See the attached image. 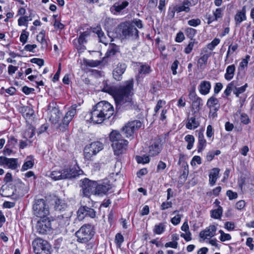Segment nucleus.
I'll return each mask as SVG.
<instances>
[{
    "instance_id": "1",
    "label": "nucleus",
    "mask_w": 254,
    "mask_h": 254,
    "mask_svg": "<svg viewBox=\"0 0 254 254\" xmlns=\"http://www.w3.org/2000/svg\"><path fill=\"white\" fill-rule=\"evenodd\" d=\"M133 79L125 81L119 87L108 84L106 81L103 82L102 91L112 95L118 108L122 110L135 109L136 103L132 98Z\"/></svg>"
},
{
    "instance_id": "2",
    "label": "nucleus",
    "mask_w": 254,
    "mask_h": 254,
    "mask_svg": "<svg viewBox=\"0 0 254 254\" xmlns=\"http://www.w3.org/2000/svg\"><path fill=\"white\" fill-rule=\"evenodd\" d=\"M117 32L122 39H136L138 37V31L130 21L120 23L117 28Z\"/></svg>"
},
{
    "instance_id": "3",
    "label": "nucleus",
    "mask_w": 254,
    "mask_h": 254,
    "mask_svg": "<svg viewBox=\"0 0 254 254\" xmlns=\"http://www.w3.org/2000/svg\"><path fill=\"white\" fill-rule=\"evenodd\" d=\"M95 231L93 226L90 224H84L76 232L75 236L77 241L80 243H86L90 241L94 235Z\"/></svg>"
},
{
    "instance_id": "4",
    "label": "nucleus",
    "mask_w": 254,
    "mask_h": 254,
    "mask_svg": "<svg viewBox=\"0 0 254 254\" xmlns=\"http://www.w3.org/2000/svg\"><path fill=\"white\" fill-rule=\"evenodd\" d=\"M197 2L198 0H185L182 4L172 5L169 8L168 15L173 18L175 12H189L190 10V7L195 5Z\"/></svg>"
},
{
    "instance_id": "5",
    "label": "nucleus",
    "mask_w": 254,
    "mask_h": 254,
    "mask_svg": "<svg viewBox=\"0 0 254 254\" xmlns=\"http://www.w3.org/2000/svg\"><path fill=\"white\" fill-rule=\"evenodd\" d=\"M33 214L41 218L47 217L50 214L49 208L43 199L35 200L33 205Z\"/></svg>"
},
{
    "instance_id": "6",
    "label": "nucleus",
    "mask_w": 254,
    "mask_h": 254,
    "mask_svg": "<svg viewBox=\"0 0 254 254\" xmlns=\"http://www.w3.org/2000/svg\"><path fill=\"white\" fill-rule=\"evenodd\" d=\"M32 246L36 254H51L48 242L40 238L35 239L32 242Z\"/></svg>"
},
{
    "instance_id": "7",
    "label": "nucleus",
    "mask_w": 254,
    "mask_h": 254,
    "mask_svg": "<svg viewBox=\"0 0 254 254\" xmlns=\"http://www.w3.org/2000/svg\"><path fill=\"white\" fill-rule=\"evenodd\" d=\"M95 107L107 119H109L114 114L113 106L107 101H101Z\"/></svg>"
},
{
    "instance_id": "8",
    "label": "nucleus",
    "mask_w": 254,
    "mask_h": 254,
    "mask_svg": "<svg viewBox=\"0 0 254 254\" xmlns=\"http://www.w3.org/2000/svg\"><path fill=\"white\" fill-rule=\"evenodd\" d=\"M76 105H72L66 113L62 123L59 126V128L60 130L64 131L67 129L69 122L72 120L76 113Z\"/></svg>"
},
{
    "instance_id": "9",
    "label": "nucleus",
    "mask_w": 254,
    "mask_h": 254,
    "mask_svg": "<svg viewBox=\"0 0 254 254\" xmlns=\"http://www.w3.org/2000/svg\"><path fill=\"white\" fill-rule=\"evenodd\" d=\"M142 124L138 120H134L128 122L122 128V130L126 134L127 137L131 136L134 132L141 127Z\"/></svg>"
},
{
    "instance_id": "10",
    "label": "nucleus",
    "mask_w": 254,
    "mask_h": 254,
    "mask_svg": "<svg viewBox=\"0 0 254 254\" xmlns=\"http://www.w3.org/2000/svg\"><path fill=\"white\" fill-rule=\"evenodd\" d=\"M83 194L85 196L89 197L91 194L95 195L96 182L85 178L82 181Z\"/></svg>"
},
{
    "instance_id": "11",
    "label": "nucleus",
    "mask_w": 254,
    "mask_h": 254,
    "mask_svg": "<svg viewBox=\"0 0 254 254\" xmlns=\"http://www.w3.org/2000/svg\"><path fill=\"white\" fill-rule=\"evenodd\" d=\"M37 232L39 234H45L50 232L52 229V225L50 220L48 217L41 218L36 224Z\"/></svg>"
},
{
    "instance_id": "12",
    "label": "nucleus",
    "mask_w": 254,
    "mask_h": 254,
    "mask_svg": "<svg viewBox=\"0 0 254 254\" xmlns=\"http://www.w3.org/2000/svg\"><path fill=\"white\" fill-rule=\"evenodd\" d=\"M0 166L11 170H15L19 166L17 159L9 158L4 156H0Z\"/></svg>"
},
{
    "instance_id": "13",
    "label": "nucleus",
    "mask_w": 254,
    "mask_h": 254,
    "mask_svg": "<svg viewBox=\"0 0 254 254\" xmlns=\"http://www.w3.org/2000/svg\"><path fill=\"white\" fill-rule=\"evenodd\" d=\"M128 144V141L126 139L112 144L114 154L119 156L125 153L127 150Z\"/></svg>"
},
{
    "instance_id": "14",
    "label": "nucleus",
    "mask_w": 254,
    "mask_h": 254,
    "mask_svg": "<svg viewBox=\"0 0 254 254\" xmlns=\"http://www.w3.org/2000/svg\"><path fill=\"white\" fill-rule=\"evenodd\" d=\"M216 230L217 228L215 225H210L204 230L200 231L199 237L203 241L206 239H209L216 235Z\"/></svg>"
},
{
    "instance_id": "15",
    "label": "nucleus",
    "mask_w": 254,
    "mask_h": 254,
    "mask_svg": "<svg viewBox=\"0 0 254 254\" xmlns=\"http://www.w3.org/2000/svg\"><path fill=\"white\" fill-rule=\"evenodd\" d=\"M162 146L161 140L159 138L153 140L150 145L149 146L148 153L150 156H155L158 155L161 152Z\"/></svg>"
},
{
    "instance_id": "16",
    "label": "nucleus",
    "mask_w": 254,
    "mask_h": 254,
    "mask_svg": "<svg viewBox=\"0 0 254 254\" xmlns=\"http://www.w3.org/2000/svg\"><path fill=\"white\" fill-rule=\"evenodd\" d=\"M127 65L124 63H119L114 68L113 71V75L115 79L120 81L122 79V75L125 72Z\"/></svg>"
},
{
    "instance_id": "17",
    "label": "nucleus",
    "mask_w": 254,
    "mask_h": 254,
    "mask_svg": "<svg viewBox=\"0 0 254 254\" xmlns=\"http://www.w3.org/2000/svg\"><path fill=\"white\" fill-rule=\"evenodd\" d=\"M64 172H65V179L75 178L81 175L83 173L82 171L80 170L78 167H76L75 166L72 167H64Z\"/></svg>"
},
{
    "instance_id": "18",
    "label": "nucleus",
    "mask_w": 254,
    "mask_h": 254,
    "mask_svg": "<svg viewBox=\"0 0 254 254\" xmlns=\"http://www.w3.org/2000/svg\"><path fill=\"white\" fill-rule=\"evenodd\" d=\"M90 120L94 124H101L107 119L94 107L91 112Z\"/></svg>"
},
{
    "instance_id": "19",
    "label": "nucleus",
    "mask_w": 254,
    "mask_h": 254,
    "mask_svg": "<svg viewBox=\"0 0 254 254\" xmlns=\"http://www.w3.org/2000/svg\"><path fill=\"white\" fill-rule=\"evenodd\" d=\"M110 185L106 182L102 184H98L96 182L95 195L105 194L111 189Z\"/></svg>"
},
{
    "instance_id": "20",
    "label": "nucleus",
    "mask_w": 254,
    "mask_h": 254,
    "mask_svg": "<svg viewBox=\"0 0 254 254\" xmlns=\"http://www.w3.org/2000/svg\"><path fill=\"white\" fill-rule=\"evenodd\" d=\"M211 88L210 82L206 80L201 81L198 87L199 92L203 95L208 94L210 92Z\"/></svg>"
},
{
    "instance_id": "21",
    "label": "nucleus",
    "mask_w": 254,
    "mask_h": 254,
    "mask_svg": "<svg viewBox=\"0 0 254 254\" xmlns=\"http://www.w3.org/2000/svg\"><path fill=\"white\" fill-rule=\"evenodd\" d=\"M64 168L56 169L50 173L49 177L54 181L65 179V175H64Z\"/></svg>"
},
{
    "instance_id": "22",
    "label": "nucleus",
    "mask_w": 254,
    "mask_h": 254,
    "mask_svg": "<svg viewBox=\"0 0 254 254\" xmlns=\"http://www.w3.org/2000/svg\"><path fill=\"white\" fill-rule=\"evenodd\" d=\"M207 142L204 138L203 130H200L198 132V144L197 151L198 152L202 151L206 146Z\"/></svg>"
},
{
    "instance_id": "23",
    "label": "nucleus",
    "mask_w": 254,
    "mask_h": 254,
    "mask_svg": "<svg viewBox=\"0 0 254 254\" xmlns=\"http://www.w3.org/2000/svg\"><path fill=\"white\" fill-rule=\"evenodd\" d=\"M33 156L29 155L27 156L21 167V171L23 172L31 169L35 164Z\"/></svg>"
},
{
    "instance_id": "24",
    "label": "nucleus",
    "mask_w": 254,
    "mask_h": 254,
    "mask_svg": "<svg viewBox=\"0 0 254 254\" xmlns=\"http://www.w3.org/2000/svg\"><path fill=\"white\" fill-rule=\"evenodd\" d=\"M206 105L209 109L215 111H218L220 107L219 101L214 96H211L208 99Z\"/></svg>"
},
{
    "instance_id": "25",
    "label": "nucleus",
    "mask_w": 254,
    "mask_h": 254,
    "mask_svg": "<svg viewBox=\"0 0 254 254\" xmlns=\"http://www.w3.org/2000/svg\"><path fill=\"white\" fill-rule=\"evenodd\" d=\"M68 205L65 200L60 198H57L55 201L54 208L55 210L63 212L66 210Z\"/></svg>"
},
{
    "instance_id": "26",
    "label": "nucleus",
    "mask_w": 254,
    "mask_h": 254,
    "mask_svg": "<svg viewBox=\"0 0 254 254\" xmlns=\"http://www.w3.org/2000/svg\"><path fill=\"white\" fill-rule=\"evenodd\" d=\"M109 140L112 144H114L121 141V140H124L125 139L118 130H114L109 134Z\"/></svg>"
},
{
    "instance_id": "27",
    "label": "nucleus",
    "mask_w": 254,
    "mask_h": 254,
    "mask_svg": "<svg viewBox=\"0 0 254 254\" xmlns=\"http://www.w3.org/2000/svg\"><path fill=\"white\" fill-rule=\"evenodd\" d=\"M219 172L220 169L217 168H214L210 171L209 175V183L211 186L215 184L219 177Z\"/></svg>"
},
{
    "instance_id": "28",
    "label": "nucleus",
    "mask_w": 254,
    "mask_h": 254,
    "mask_svg": "<svg viewBox=\"0 0 254 254\" xmlns=\"http://www.w3.org/2000/svg\"><path fill=\"white\" fill-rule=\"evenodd\" d=\"M246 13V10L245 6H244L241 10L238 11L236 13L235 16V20L236 25H239L242 22L246 20L247 17Z\"/></svg>"
},
{
    "instance_id": "29",
    "label": "nucleus",
    "mask_w": 254,
    "mask_h": 254,
    "mask_svg": "<svg viewBox=\"0 0 254 254\" xmlns=\"http://www.w3.org/2000/svg\"><path fill=\"white\" fill-rule=\"evenodd\" d=\"M129 1L130 0H119L114 4L112 8L117 12H120L128 5Z\"/></svg>"
},
{
    "instance_id": "30",
    "label": "nucleus",
    "mask_w": 254,
    "mask_h": 254,
    "mask_svg": "<svg viewBox=\"0 0 254 254\" xmlns=\"http://www.w3.org/2000/svg\"><path fill=\"white\" fill-rule=\"evenodd\" d=\"M199 121L194 117L189 118L186 125V127L189 129H194L199 126Z\"/></svg>"
},
{
    "instance_id": "31",
    "label": "nucleus",
    "mask_w": 254,
    "mask_h": 254,
    "mask_svg": "<svg viewBox=\"0 0 254 254\" xmlns=\"http://www.w3.org/2000/svg\"><path fill=\"white\" fill-rule=\"evenodd\" d=\"M250 56L247 55L246 57L242 59L241 62L239 64V65L238 67V71L239 72H245L246 69L247 68L249 62L250 60Z\"/></svg>"
},
{
    "instance_id": "32",
    "label": "nucleus",
    "mask_w": 254,
    "mask_h": 254,
    "mask_svg": "<svg viewBox=\"0 0 254 254\" xmlns=\"http://www.w3.org/2000/svg\"><path fill=\"white\" fill-rule=\"evenodd\" d=\"M236 67L234 64L228 66L226 69V73L224 74L225 79L228 81L231 80L234 76Z\"/></svg>"
},
{
    "instance_id": "33",
    "label": "nucleus",
    "mask_w": 254,
    "mask_h": 254,
    "mask_svg": "<svg viewBox=\"0 0 254 254\" xmlns=\"http://www.w3.org/2000/svg\"><path fill=\"white\" fill-rule=\"evenodd\" d=\"M210 54H205L202 55L197 61V66L200 69H204L207 64V60Z\"/></svg>"
},
{
    "instance_id": "34",
    "label": "nucleus",
    "mask_w": 254,
    "mask_h": 254,
    "mask_svg": "<svg viewBox=\"0 0 254 254\" xmlns=\"http://www.w3.org/2000/svg\"><path fill=\"white\" fill-rule=\"evenodd\" d=\"M139 64L140 67L138 69V76L146 75L151 72V69L149 65L143 63H139Z\"/></svg>"
},
{
    "instance_id": "35",
    "label": "nucleus",
    "mask_w": 254,
    "mask_h": 254,
    "mask_svg": "<svg viewBox=\"0 0 254 254\" xmlns=\"http://www.w3.org/2000/svg\"><path fill=\"white\" fill-rule=\"evenodd\" d=\"M97 154L95 150L92 149L90 145L85 146L84 149V158L89 160H90L92 157Z\"/></svg>"
},
{
    "instance_id": "36",
    "label": "nucleus",
    "mask_w": 254,
    "mask_h": 254,
    "mask_svg": "<svg viewBox=\"0 0 254 254\" xmlns=\"http://www.w3.org/2000/svg\"><path fill=\"white\" fill-rule=\"evenodd\" d=\"M97 154L95 150L92 149L90 145L85 146L84 149V158L89 160H90L92 157Z\"/></svg>"
},
{
    "instance_id": "37",
    "label": "nucleus",
    "mask_w": 254,
    "mask_h": 254,
    "mask_svg": "<svg viewBox=\"0 0 254 254\" xmlns=\"http://www.w3.org/2000/svg\"><path fill=\"white\" fill-rule=\"evenodd\" d=\"M222 212V207L219 206L217 209L211 211V217L214 219H220Z\"/></svg>"
},
{
    "instance_id": "38",
    "label": "nucleus",
    "mask_w": 254,
    "mask_h": 254,
    "mask_svg": "<svg viewBox=\"0 0 254 254\" xmlns=\"http://www.w3.org/2000/svg\"><path fill=\"white\" fill-rule=\"evenodd\" d=\"M166 226L164 223H160L155 225L153 229L154 233L158 235L162 234L165 230Z\"/></svg>"
},
{
    "instance_id": "39",
    "label": "nucleus",
    "mask_w": 254,
    "mask_h": 254,
    "mask_svg": "<svg viewBox=\"0 0 254 254\" xmlns=\"http://www.w3.org/2000/svg\"><path fill=\"white\" fill-rule=\"evenodd\" d=\"M185 140L188 143L187 148L188 150H190L192 148L195 141L194 136L192 135H187L185 137Z\"/></svg>"
},
{
    "instance_id": "40",
    "label": "nucleus",
    "mask_w": 254,
    "mask_h": 254,
    "mask_svg": "<svg viewBox=\"0 0 254 254\" xmlns=\"http://www.w3.org/2000/svg\"><path fill=\"white\" fill-rule=\"evenodd\" d=\"M248 86V83H245V85L240 87H237L235 85L233 89V93L237 97H239L240 94L243 93L246 91Z\"/></svg>"
},
{
    "instance_id": "41",
    "label": "nucleus",
    "mask_w": 254,
    "mask_h": 254,
    "mask_svg": "<svg viewBox=\"0 0 254 254\" xmlns=\"http://www.w3.org/2000/svg\"><path fill=\"white\" fill-rule=\"evenodd\" d=\"M45 32L44 31L40 32L37 36V40L42 44V47H46L47 46V43L45 39Z\"/></svg>"
},
{
    "instance_id": "42",
    "label": "nucleus",
    "mask_w": 254,
    "mask_h": 254,
    "mask_svg": "<svg viewBox=\"0 0 254 254\" xmlns=\"http://www.w3.org/2000/svg\"><path fill=\"white\" fill-rule=\"evenodd\" d=\"M89 145L92 147V149L95 151L96 154H97L103 148V144L99 141L92 142Z\"/></svg>"
},
{
    "instance_id": "43",
    "label": "nucleus",
    "mask_w": 254,
    "mask_h": 254,
    "mask_svg": "<svg viewBox=\"0 0 254 254\" xmlns=\"http://www.w3.org/2000/svg\"><path fill=\"white\" fill-rule=\"evenodd\" d=\"M202 105V101L199 97H196V99L192 101V108L196 111H198L200 109V106Z\"/></svg>"
},
{
    "instance_id": "44",
    "label": "nucleus",
    "mask_w": 254,
    "mask_h": 254,
    "mask_svg": "<svg viewBox=\"0 0 254 254\" xmlns=\"http://www.w3.org/2000/svg\"><path fill=\"white\" fill-rule=\"evenodd\" d=\"M96 33H97L100 42L107 45L108 44V41L106 40V38L104 32L101 30L98 29L96 31Z\"/></svg>"
},
{
    "instance_id": "45",
    "label": "nucleus",
    "mask_w": 254,
    "mask_h": 254,
    "mask_svg": "<svg viewBox=\"0 0 254 254\" xmlns=\"http://www.w3.org/2000/svg\"><path fill=\"white\" fill-rule=\"evenodd\" d=\"M235 87V81H232L230 83H229L226 86L225 90L224 91V94L225 95L226 97L230 96L232 91H233L234 88Z\"/></svg>"
},
{
    "instance_id": "46",
    "label": "nucleus",
    "mask_w": 254,
    "mask_h": 254,
    "mask_svg": "<svg viewBox=\"0 0 254 254\" xmlns=\"http://www.w3.org/2000/svg\"><path fill=\"white\" fill-rule=\"evenodd\" d=\"M87 209L86 206L80 207L77 211V216L79 220H82L86 216Z\"/></svg>"
},
{
    "instance_id": "47",
    "label": "nucleus",
    "mask_w": 254,
    "mask_h": 254,
    "mask_svg": "<svg viewBox=\"0 0 254 254\" xmlns=\"http://www.w3.org/2000/svg\"><path fill=\"white\" fill-rule=\"evenodd\" d=\"M57 113L59 114V112L56 109H53L51 111V115L50 118V120L54 124L56 123L59 119V116L57 115Z\"/></svg>"
},
{
    "instance_id": "48",
    "label": "nucleus",
    "mask_w": 254,
    "mask_h": 254,
    "mask_svg": "<svg viewBox=\"0 0 254 254\" xmlns=\"http://www.w3.org/2000/svg\"><path fill=\"white\" fill-rule=\"evenodd\" d=\"M220 234L219 239L221 242H225L226 241H229L231 239V236L230 234L225 233L223 231L220 230L219 231Z\"/></svg>"
},
{
    "instance_id": "49",
    "label": "nucleus",
    "mask_w": 254,
    "mask_h": 254,
    "mask_svg": "<svg viewBox=\"0 0 254 254\" xmlns=\"http://www.w3.org/2000/svg\"><path fill=\"white\" fill-rule=\"evenodd\" d=\"M237 48H238V46H237V44H235V45H231L229 47L228 50V51L227 52V56H226V59H225V64H227L229 63L227 62L229 55L231 53H232L234 52L237 49Z\"/></svg>"
},
{
    "instance_id": "50",
    "label": "nucleus",
    "mask_w": 254,
    "mask_h": 254,
    "mask_svg": "<svg viewBox=\"0 0 254 254\" xmlns=\"http://www.w3.org/2000/svg\"><path fill=\"white\" fill-rule=\"evenodd\" d=\"M17 187L20 189V190L18 191L19 194H23L25 193H27L28 191L27 187L24 183L22 182L18 183L17 185Z\"/></svg>"
},
{
    "instance_id": "51",
    "label": "nucleus",
    "mask_w": 254,
    "mask_h": 254,
    "mask_svg": "<svg viewBox=\"0 0 254 254\" xmlns=\"http://www.w3.org/2000/svg\"><path fill=\"white\" fill-rule=\"evenodd\" d=\"M88 36V32H84L82 33L78 38V43L79 45H81L86 42V38Z\"/></svg>"
},
{
    "instance_id": "52",
    "label": "nucleus",
    "mask_w": 254,
    "mask_h": 254,
    "mask_svg": "<svg viewBox=\"0 0 254 254\" xmlns=\"http://www.w3.org/2000/svg\"><path fill=\"white\" fill-rule=\"evenodd\" d=\"M29 36V33L26 31L25 30H23L20 36V41L23 44H25L27 42L28 38Z\"/></svg>"
},
{
    "instance_id": "53",
    "label": "nucleus",
    "mask_w": 254,
    "mask_h": 254,
    "mask_svg": "<svg viewBox=\"0 0 254 254\" xmlns=\"http://www.w3.org/2000/svg\"><path fill=\"white\" fill-rule=\"evenodd\" d=\"M136 160L138 163H148L149 162V156L144 155L143 156H137L136 157Z\"/></svg>"
},
{
    "instance_id": "54",
    "label": "nucleus",
    "mask_w": 254,
    "mask_h": 254,
    "mask_svg": "<svg viewBox=\"0 0 254 254\" xmlns=\"http://www.w3.org/2000/svg\"><path fill=\"white\" fill-rule=\"evenodd\" d=\"M185 32L187 36L190 39H192L196 34V30L190 27L187 28Z\"/></svg>"
},
{
    "instance_id": "55",
    "label": "nucleus",
    "mask_w": 254,
    "mask_h": 254,
    "mask_svg": "<svg viewBox=\"0 0 254 254\" xmlns=\"http://www.w3.org/2000/svg\"><path fill=\"white\" fill-rule=\"evenodd\" d=\"M223 10L224 9L222 8H218L213 12V15L215 17L214 20H217L218 19L222 17L223 15Z\"/></svg>"
},
{
    "instance_id": "56",
    "label": "nucleus",
    "mask_w": 254,
    "mask_h": 254,
    "mask_svg": "<svg viewBox=\"0 0 254 254\" xmlns=\"http://www.w3.org/2000/svg\"><path fill=\"white\" fill-rule=\"evenodd\" d=\"M220 40L218 38H215L213 41L207 45V48L210 50H213L215 47L219 44Z\"/></svg>"
},
{
    "instance_id": "57",
    "label": "nucleus",
    "mask_w": 254,
    "mask_h": 254,
    "mask_svg": "<svg viewBox=\"0 0 254 254\" xmlns=\"http://www.w3.org/2000/svg\"><path fill=\"white\" fill-rule=\"evenodd\" d=\"M201 23V21L199 18L192 19L188 21V24L191 26L196 27L199 25Z\"/></svg>"
},
{
    "instance_id": "58",
    "label": "nucleus",
    "mask_w": 254,
    "mask_h": 254,
    "mask_svg": "<svg viewBox=\"0 0 254 254\" xmlns=\"http://www.w3.org/2000/svg\"><path fill=\"white\" fill-rule=\"evenodd\" d=\"M182 216V215L177 214L176 216L171 219V223L174 225H177L180 223Z\"/></svg>"
},
{
    "instance_id": "59",
    "label": "nucleus",
    "mask_w": 254,
    "mask_h": 254,
    "mask_svg": "<svg viewBox=\"0 0 254 254\" xmlns=\"http://www.w3.org/2000/svg\"><path fill=\"white\" fill-rule=\"evenodd\" d=\"M36 48H37V45L36 44H32V45L27 44L25 46V47H24V50H25L27 52L34 53L35 52V49Z\"/></svg>"
},
{
    "instance_id": "60",
    "label": "nucleus",
    "mask_w": 254,
    "mask_h": 254,
    "mask_svg": "<svg viewBox=\"0 0 254 254\" xmlns=\"http://www.w3.org/2000/svg\"><path fill=\"white\" fill-rule=\"evenodd\" d=\"M190 164L192 166H196V164L198 165L201 164V159L200 157L199 156H194L192 158Z\"/></svg>"
},
{
    "instance_id": "61",
    "label": "nucleus",
    "mask_w": 254,
    "mask_h": 254,
    "mask_svg": "<svg viewBox=\"0 0 254 254\" xmlns=\"http://www.w3.org/2000/svg\"><path fill=\"white\" fill-rule=\"evenodd\" d=\"M115 242L116 243L120 246L124 242V237L123 235L120 233H118L115 236Z\"/></svg>"
},
{
    "instance_id": "62",
    "label": "nucleus",
    "mask_w": 254,
    "mask_h": 254,
    "mask_svg": "<svg viewBox=\"0 0 254 254\" xmlns=\"http://www.w3.org/2000/svg\"><path fill=\"white\" fill-rule=\"evenodd\" d=\"M194 42L193 41H190L189 44L185 49V53L187 54H190L192 50L194 47Z\"/></svg>"
},
{
    "instance_id": "63",
    "label": "nucleus",
    "mask_w": 254,
    "mask_h": 254,
    "mask_svg": "<svg viewBox=\"0 0 254 254\" xmlns=\"http://www.w3.org/2000/svg\"><path fill=\"white\" fill-rule=\"evenodd\" d=\"M240 120L241 122L245 125H247L250 123V119L246 114L243 113L241 114Z\"/></svg>"
},
{
    "instance_id": "64",
    "label": "nucleus",
    "mask_w": 254,
    "mask_h": 254,
    "mask_svg": "<svg viewBox=\"0 0 254 254\" xmlns=\"http://www.w3.org/2000/svg\"><path fill=\"white\" fill-rule=\"evenodd\" d=\"M130 23H131L134 27L135 26H136L137 28L140 29L143 27V24L142 22V21L140 19H134L132 20V21L130 22Z\"/></svg>"
}]
</instances>
